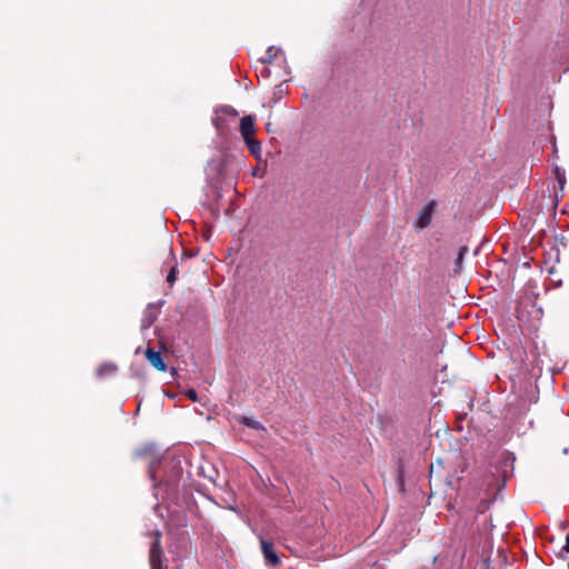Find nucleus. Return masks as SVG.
<instances>
[{
    "label": "nucleus",
    "instance_id": "obj_1",
    "mask_svg": "<svg viewBox=\"0 0 569 569\" xmlns=\"http://www.w3.org/2000/svg\"><path fill=\"white\" fill-rule=\"evenodd\" d=\"M154 540L152 541L150 546L149 551V565L151 569H168L163 566V557L164 552L161 547V532L159 530H156L153 532Z\"/></svg>",
    "mask_w": 569,
    "mask_h": 569
},
{
    "label": "nucleus",
    "instance_id": "obj_2",
    "mask_svg": "<svg viewBox=\"0 0 569 569\" xmlns=\"http://www.w3.org/2000/svg\"><path fill=\"white\" fill-rule=\"evenodd\" d=\"M435 206V201H430L420 209L415 221L417 229L422 230L431 223Z\"/></svg>",
    "mask_w": 569,
    "mask_h": 569
},
{
    "label": "nucleus",
    "instance_id": "obj_3",
    "mask_svg": "<svg viewBox=\"0 0 569 569\" xmlns=\"http://www.w3.org/2000/svg\"><path fill=\"white\" fill-rule=\"evenodd\" d=\"M259 540L266 563L271 567H278L281 561L273 549V543L271 541L266 540L261 536L259 537Z\"/></svg>",
    "mask_w": 569,
    "mask_h": 569
},
{
    "label": "nucleus",
    "instance_id": "obj_4",
    "mask_svg": "<svg viewBox=\"0 0 569 569\" xmlns=\"http://www.w3.org/2000/svg\"><path fill=\"white\" fill-rule=\"evenodd\" d=\"M240 132L243 140H248V138L253 137L256 132L254 128V118L252 116H244L240 120Z\"/></svg>",
    "mask_w": 569,
    "mask_h": 569
},
{
    "label": "nucleus",
    "instance_id": "obj_5",
    "mask_svg": "<svg viewBox=\"0 0 569 569\" xmlns=\"http://www.w3.org/2000/svg\"><path fill=\"white\" fill-rule=\"evenodd\" d=\"M146 357L151 366H153L159 371H166L167 365L163 361V358L159 351H156L151 348H148L146 351Z\"/></svg>",
    "mask_w": 569,
    "mask_h": 569
},
{
    "label": "nucleus",
    "instance_id": "obj_6",
    "mask_svg": "<svg viewBox=\"0 0 569 569\" xmlns=\"http://www.w3.org/2000/svg\"><path fill=\"white\" fill-rule=\"evenodd\" d=\"M181 477V468L178 465L172 466V472L166 477V479L161 480L160 483L168 487V490H176L179 479Z\"/></svg>",
    "mask_w": 569,
    "mask_h": 569
},
{
    "label": "nucleus",
    "instance_id": "obj_7",
    "mask_svg": "<svg viewBox=\"0 0 569 569\" xmlns=\"http://www.w3.org/2000/svg\"><path fill=\"white\" fill-rule=\"evenodd\" d=\"M117 370H118V367L114 363L107 362V363L100 365L97 368L96 375L99 378H106V377L113 376L117 372Z\"/></svg>",
    "mask_w": 569,
    "mask_h": 569
},
{
    "label": "nucleus",
    "instance_id": "obj_8",
    "mask_svg": "<svg viewBox=\"0 0 569 569\" xmlns=\"http://www.w3.org/2000/svg\"><path fill=\"white\" fill-rule=\"evenodd\" d=\"M250 153L258 160L261 158V143L260 141L253 139V137L244 140Z\"/></svg>",
    "mask_w": 569,
    "mask_h": 569
},
{
    "label": "nucleus",
    "instance_id": "obj_9",
    "mask_svg": "<svg viewBox=\"0 0 569 569\" xmlns=\"http://www.w3.org/2000/svg\"><path fill=\"white\" fill-rule=\"evenodd\" d=\"M277 54H278V49L274 47H269L266 51V54L262 58H260V61L263 64H270L274 61Z\"/></svg>",
    "mask_w": 569,
    "mask_h": 569
},
{
    "label": "nucleus",
    "instance_id": "obj_10",
    "mask_svg": "<svg viewBox=\"0 0 569 569\" xmlns=\"http://www.w3.org/2000/svg\"><path fill=\"white\" fill-rule=\"evenodd\" d=\"M240 422L251 429L266 431V428L252 417H243Z\"/></svg>",
    "mask_w": 569,
    "mask_h": 569
},
{
    "label": "nucleus",
    "instance_id": "obj_11",
    "mask_svg": "<svg viewBox=\"0 0 569 569\" xmlns=\"http://www.w3.org/2000/svg\"><path fill=\"white\" fill-rule=\"evenodd\" d=\"M469 251L468 247L466 246H462L460 249H459V252H458V257L456 259V268H455V271L456 272H459L460 268H461V263H462V260H463V257L465 254H467Z\"/></svg>",
    "mask_w": 569,
    "mask_h": 569
},
{
    "label": "nucleus",
    "instance_id": "obj_12",
    "mask_svg": "<svg viewBox=\"0 0 569 569\" xmlns=\"http://www.w3.org/2000/svg\"><path fill=\"white\" fill-rule=\"evenodd\" d=\"M153 320L154 317L152 316V310H146L141 327L143 329H148L152 325Z\"/></svg>",
    "mask_w": 569,
    "mask_h": 569
},
{
    "label": "nucleus",
    "instance_id": "obj_13",
    "mask_svg": "<svg viewBox=\"0 0 569 569\" xmlns=\"http://www.w3.org/2000/svg\"><path fill=\"white\" fill-rule=\"evenodd\" d=\"M192 402H202L206 393H183Z\"/></svg>",
    "mask_w": 569,
    "mask_h": 569
},
{
    "label": "nucleus",
    "instance_id": "obj_14",
    "mask_svg": "<svg viewBox=\"0 0 569 569\" xmlns=\"http://www.w3.org/2000/svg\"><path fill=\"white\" fill-rule=\"evenodd\" d=\"M177 273H178L177 267H172L167 276V282L170 284H173L174 281L177 280Z\"/></svg>",
    "mask_w": 569,
    "mask_h": 569
},
{
    "label": "nucleus",
    "instance_id": "obj_15",
    "mask_svg": "<svg viewBox=\"0 0 569 569\" xmlns=\"http://www.w3.org/2000/svg\"><path fill=\"white\" fill-rule=\"evenodd\" d=\"M556 178H557V181H558L560 188L562 189L565 186V182H566V178H565V173L561 172L558 168L556 169Z\"/></svg>",
    "mask_w": 569,
    "mask_h": 569
},
{
    "label": "nucleus",
    "instance_id": "obj_16",
    "mask_svg": "<svg viewBox=\"0 0 569 569\" xmlns=\"http://www.w3.org/2000/svg\"><path fill=\"white\" fill-rule=\"evenodd\" d=\"M164 395H166L169 399H171V400H176L180 393H173V392H170V393H164Z\"/></svg>",
    "mask_w": 569,
    "mask_h": 569
},
{
    "label": "nucleus",
    "instance_id": "obj_17",
    "mask_svg": "<svg viewBox=\"0 0 569 569\" xmlns=\"http://www.w3.org/2000/svg\"><path fill=\"white\" fill-rule=\"evenodd\" d=\"M563 550L569 552V533L566 536V543H565Z\"/></svg>",
    "mask_w": 569,
    "mask_h": 569
},
{
    "label": "nucleus",
    "instance_id": "obj_18",
    "mask_svg": "<svg viewBox=\"0 0 569 569\" xmlns=\"http://www.w3.org/2000/svg\"><path fill=\"white\" fill-rule=\"evenodd\" d=\"M259 167L253 168L252 176H257L259 173Z\"/></svg>",
    "mask_w": 569,
    "mask_h": 569
}]
</instances>
